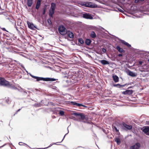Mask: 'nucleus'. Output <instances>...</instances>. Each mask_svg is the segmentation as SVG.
Returning a JSON list of instances; mask_svg holds the SVG:
<instances>
[{
    "instance_id": "nucleus-1",
    "label": "nucleus",
    "mask_w": 149,
    "mask_h": 149,
    "mask_svg": "<svg viewBox=\"0 0 149 149\" xmlns=\"http://www.w3.org/2000/svg\"><path fill=\"white\" fill-rule=\"evenodd\" d=\"M72 115H74L77 117H79V118L82 120H88V118L82 113L74 112L72 113Z\"/></svg>"
},
{
    "instance_id": "nucleus-2",
    "label": "nucleus",
    "mask_w": 149,
    "mask_h": 149,
    "mask_svg": "<svg viewBox=\"0 0 149 149\" xmlns=\"http://www.w3.org/2000/svg\"><path fill=\"white\" fill-rule=\"evenodd\" d=\"M10 82L3 78L0 77V85L8 87Z\"/></svg>"
},
{
    "instance_id": "nucleus-3",
    "label": "nucleus",
    "mask_w": 149,
    "mask_h": 149,
    "mask_svg": "<svg viewBox=\"0 0 149 149\" xmlns=\"http://www.w3.org/2000/svg\"><path fill=\"white\" fill-rule=\"evenodd\" d=\"M55 8L56 4L53 3H51V7L49 11V15L50 17H52L54 13Z\"/></svg>"
},
{
    "instance_id": "nucleus-4",
    "label": "nucleus",
    "mask_w": 149,
    "mask_h": 149,
    "mask_svg": "<svg viewBox=\"0 0 149 149\" xmlns=\"http://www.w3.org/2000/svg\"><path fill=\"white\" fill-rule=\"evenodd\" d=\"M58 30L60 33L63 35H65L67 33L65 28L63 26H59Z\"/></svg>"
},
{
    "instance_id": "nucleus-5",
    "label": "nucleus",
    "mask_w": 149,
    "mask_h": 149,
    "mask_svg": "<svg viewBox=\"0 0 149 149\" xmlns=\"http://www.w3.org/2000/svg\"><path fill=\"white\" fill-rule=\"evenodd\" d=\"M126 72L128 75L132 77H135L137 75V73L132 71L129 69L127 70Z\"/></svg>"
},
{
    "instance_id": "nucleus-6",
    "label": "nucleus",
    "mask_w": 149,
    "mask_h": 149,
    "mask_svg": "<svg viewBox=\"0 0 149 149\" xmlns=\"http://www.w3.org/2000/svg\"><path fill=\"white\" fill-rule=\"evenodd\" d=\"M138 55H142V56H147L148 55V52L143 51H141L137 50L136 51Z\"/></svg>"
},
{
    "instance_id": "nucleus-7",
    "label": "nucleus",
    "mask_w": 149,
    "mask_h": 149,
    "mask_svg": "<svg viewBox=\"0 0 149 149\" xmlns=\"http://www.w3.org/2000/svg\"><path fill=\"white\" fill-rule=\"evenodd\" d=\"M56 80V79L54 78H51L49 77L44 78L41 77V80H43L45 81H55Z\"/></svg>"
},
{
    "instance_id": "nucleus-8",
    "label": "nucleus",
    "mask_w": 149,
    "mask_h": 149,
    "mask_svg": "<svg viewBox=\"0 0 149 149\" xmlns=\"http://www.w3.org/2000/svg\"><path fill=\"white\" fill-rule=\"evenodd\" d=\"M140 147V143L139 142H137L134 145L131 146L130 149H139Z\"/></svg>"
},
{
    "instance_id": "nucleus-9",
    "label": "nucleus",
    "mask_w": 149,
    "mask_h": 149,
    "mask_svg": "<svg viewBox=\"0 0 149 149\" xmlns=\"http://www.w3.org/2000/svg\"><path fill=\"white\" fill-rule=\"evenodd\" d=\"M141 130L146 135H149V126L145 127Z\"/></svg>"
},
{
    "instance_id": "nucleus-10",
    "label": "nucleus",
    "mask_w": 149,
    "mask_h": 149,
    "mask_svg": "<svg viewBox=\"0 0 149 149\" xmlns=\"http://www.w3.org/2000/svg\"><path fill=\"white\" fill-rule=\"evenodd\" d=\"M134 91L132 90H126L125 91L122 92V94L124 95H132Z\"/></svg>"
},
{
    "instance_id": "nucleus-11",
    "label": "nucleus",
    "mask_w": 149,
    "mask_h": 149,
    "mask_svg": "<svg viewBox=\"0 0 149 149\" xmlns=\"http://www.w3.org/2000/svg\"><path fill=\"white\" fill-rule=\"evenodd\" d=\"M111 60L113 61H120L121 60L120 57L121 56H108Z\"/></svg>"
},
{
    "instance_id": "nucleus-12",
    "label": "nucleus",
    "mask_w": 149,
    "mask_h": 149,
    "mask_svg": "<svg viewBox=\"0 0 149 149\" xmlns=\"http://www.w3.org/2000/svg\"><path fill=\"white\" fill-rule=\"evenodd\" d=\"M27 23L28 25V26L30 29H31L34 30L36 28V27L32 23H30L28 21H27Z\"/></svg>"
},
{
    "instance_id": "nucleus-13",
    "label": "nucleus",
    "mask_w": 149,
    "mask_h": 149,
    "mask_svg": "<svg viewBox=\"0 0 149 149\" xmlns=\"http://www.w3.org/2000/svg\"><path fill=\"white\" fill-rule=\"evenodd\" d=\"M99 62L103 65H109L110 64V62L109 61L104 59L99 60Z\"/></svg>"
},
{
    "instance_id": "nucleus-14",
    "label": "nucleus",
    "mask_w": 149,
    "mask_h": 149,
    "mask_svg": "<svg viewBox=\"0 0 149 149\" xmlns=\"http://www.w3.org/2000/svg\"><path fill=\"white\" fill-rule=\"evenodd\" d=\"M123 128H125L126 129L130 130L132 128V126L130 125H128L124 122H123Z\"/></svg>"
},
{
    "instance_id": "nucleus-15",
    "label": "nucleus",
    "mask_w": 149,
    "mask_h": 149,
    "mask_svg": "<svg viewBox=\"0 0 149 149\" xmlns=\"http://www.w3.org/2000/svg\"><path fill=\"white\" fill-rule=\"evenodd\" d=\"M83 17L84 18L87 19H93V17L91 15L87 13L83 14Z\"/></svg>"
},
{
    "instance_id": "nucleus-16",
    "label": "nucleus",
    "mask_w": 149,
    "mask_h": 149,
    "mask_svg": "<svg viewBox=\"0 0 149 149\" xmlns=\"http://www.w3.org/2000/svg\"><path fill=\"white\" fill-rule=\"evenodd\" d=\"M112 77L113 80L116 83L117 82L119 81V78L116 75L113 74L112 75Z\"/></svg>"
},
{
    "instance_id": "nucleus-17",
    "label": "nucleus",
    "mask_w": 149,
    "mask_h": 149,
    "mask_svg": "<svg viewBox=\"0 0 149 149\" xmlns=\"http://www.w3.org/2000/svg\"><path fill=\"white\" fill-rule=\"evenodd\" d=\"M83 5L85 6L86 7H93V5H92V3L90 2H87L83 3Z\"/></svg>"
},
{
    "instance_id": "nucleus-18",
    "label": "nucleus",
    "mask_w": 149,
    "mask_h": 149,
    "mask_svg": "<svg viewBox=\"0 0 149 149\" xmlns=\"http://www.w3.org/2000/svg\"><path fill=\"white\" fill-rule=\"evenodd\" d=\"M30 76L33 78L36 79V81H39L41 80V77H38L33 75L31 73H29Z\"/></svg>"
},
{
    "instance_id": "nucleus-19",
    "label": "nucleus",
    "mask_w": 149,
    "mask_h": 149,
    "mask_svg": "<svg viewBox=\"0 0 149 149\" xmlns=\"http://www.w3.org/2000/svg\"><path fill=\"white\" fill-rule=\"evenodd\" d=\"M33 0H27V5L28 7L31 6L32 4V2Z\"/></svg>"
},
{
    "instance_id": "nucleus-20",
    "label": "nucleus",
    "mask_w": 149,
    "mask_h": 149,
    "mask_svg": "<svg viewBox=\"0 0 149 149\" xmlns=\"http://www.w3.org/2000/svg\"><path fill=\"white\" fill-rule=\"evenodd\" d=\"M117 127L118 128V130H119L120 128L123 130L125 129V128H123V123L122 124H118L117 125Z\"/></svg>"
},
{
    "instance_id": "nucleus-21",
    "label": "nucleus",
    "mask_w": 149,
    "mask_h": 149,
    "mask_svg": "<svg viewBox=\"0 0 149 149\" xmlns=\"http://www.w3.org/2000/svg\"><path fill=\"white\" fill-rule=\"evenodd\" d=\"M41 0H38L36 6V8L37 9H38L39 8Z\"/></svg>"
},
{
    "instance_id": "nucleus-22",
    "label": "nucleus",
    "mask_w": 149,
    "mask_h": 149,
    "mask_svg": "<svg viewBox=\"0 0 149 149\" xmlns=\"http://www.w3.org/2000/svg\"><path fill=\"white\" fill-rule=\"evenodd\" d=\"M8 88L16 90L17 89V88L15 87L14 86L12 85V84H10Z\"/></svg>"
},
{
    "instance_id": "nucleus-23",
    "label": "nucleus",
    "mask_w": 149,
    "mask_h": 149,
    "mask_svg": "<svg viewBox=\"0 0 149 149\" xmlns=\"http://www.w3.org/2000/svg\"><path fill=\"white\" fill-rule=\"evenodd\" d=\"M90 36L92 38H94L96 37V35L94 31H92L91 33Z\"/></svg>"
},
{
    "instance_id": "nucleus-24",
    "label": "nucleus",
    "mask_w": 149,
    "mask_h": 149,
    "mask_svg": "<svg viewBox=\"0 0 149 149\" xmlns=\"http://www.w3.org/2000/svg\"><path fill=\"white\" fill-rule=\"evenodd\" d=\"M91 41L89 39H86L85 41V43L86 45H90Z\"/></svg>"
},
{
    "instance_id": "nucleus-25",
    "label": "nucleus",
    "mask_w": 149,
    "mask_h": 149,
    "mask_svg": "<svg viewBox=\"0 0 149 149\" xmlns=\"http://www.w3.org/2000/svg\"><path fill=\"white\" fill-rule=\"evenodd\" d=\"M115 141L116 142L118 145H119L121 143L120 140L118 138H116L115 139Z\"/></svg>"
},
{
    "instance_id": "nucleus-26",
    "label": "nucleus",
    "mask_w": 149,
    "mask_h": 149,
    "mask_svg": "<svg viewBox=\"0 0 149 149\" xmlns=\"http://www.w3.org/2000/svg\"><path fill=\"white\" fill-rule=\"evenodd\" d=\"M116 49L119 52H122L124 51L123 49L122 48H120L118 46L116 47Z\"/></svg>"
},
{
    "instance_id": "nucleus-27",
    "label": "nucleus",
    "mask_w": 149,
    "mask_h": 149,
    "mask_svg": "<svg viewBox=\"0 0 149 149\" xmlns=\"http://www.w3.org/2000/svg\"><path fill=\"white\" fill-rule=\"evenodd\" d=\"M59 112V114L61 116H63L64 115V112L63 111H61V110H57Z\"/></svg>"
},
{
    "instance_id": "nucleus-28",
    "label": "nucleus",
    "mask_w": 149,
    "mask_h": 149,
    "mask_svg": "<svg viewBox=\"0 0 149 149\" xmlns=\"http://www.w3.org/2000/svg\"><path fill=\"white\" fill-rule=\"evenodd\" d=\"M122 43H123L125 45H126L127 46V47H130L131 46V45H130L127 42H125L124 40H123L122 41Z\"/></svg>"
},
{
    "instance_id": "nucleus-29",
    "label": "nucleus",
    "mask_w": 149,
    "mask_h": 149,
    "mask_svg": "<svg viewBox=\"0 0 149 149\" xmlns=\"http://www.w3.org/2000/svg\"><path fill=\"white\" fill-rule=\"evenodd\" d=\"M77 103L75 102H73V101H69L68 102V104H72L74 105H77Z\"/></svg>"
},
{
    "instance_id": "nucleus-30",
    "label": "nucleus",
    "mask_w": 149,
    "mask_h": 149,
    "mask_svg": "<svg viewBox=\"0 0 149 149\" xmlns=\"http://www.w3.org/2000/svg\"><path fill=\"white\" fill-rule=\"evenodd\" d=\"M68 36L70 38H73L74 37L73 33L71 32H69L68 33Z\"/></svg>"
},
{
    "instance_id": "nucleus-31",
    "label": "nucleus",
    "mask_w": 149,
    "mask_h": 149,
    "mask_svg": "<svg viewBox=\"0 0 149 149\" xmlns=\"http://www.w3.org/2000/svg\"><path fill=\"white\" fill-rule=\"evenodd\" d=\"M14 61H15L17 63H18V64H19L20 65H21V67L23 69H25L24 67L23 66V65L21 63H20L18 61H16V60H14Z\"/></svg>"
},
{
    "instance_id": "nucleus-32",
    "label": "nucleus",
    "mask_w": 149,
    "mask_h": 149,
    "mask_svg": "<svg viewBox=\"0 0 149 149\" xmlns=\"http://www.w3.org/2000/svg\"><path fill=\"white\" fill-rule=\"evenodd\" d=\"M112 127L113 129L115 130L117 132H118L119 133V130L118 129L117 127L113 125Z\"/></svg>"
},
{
    "instance_id": "nucleus-33",
    "label": "nucleus",
    "mask_w": 149,
    "mask_h": 149,
    "mask_svg": "<svg viewBox=\"0 0 149 149\" xmlns=\"http://www.w3.org/2000/svg\"><path fill=\"white\" fill-rule=\"evenodd\" d=\"M31 57L32 56H26V58H27L29 59L31 61L34 60L35 61H36V59H35V58H30V57Z\"/></svg>"
},
{
    "instance_id": "nucleus-34",
    "label": "nucleus",
    "mask_w": 149,
    "mask_h": 149,
    "mask_svg": "<svg viewBox=\"0 0 149 149\" xmlns=\"http://www.w3.org/2000/svg\"><path fill=\"white\" fill-rule=\"evenodd\" d=\"M34 106L36 107H39L41 106V104L40 103H36L34 105Z\"/></svg>"
},
{
    "instance_id": "nucleus-35",
    "label": "nucleus",
    "mask_w": 149,
    "mask_h": 149,
    "mask_svg": "<svg viewBox=\"0 0 149 149\" xmlns=\"http://www.w3.org/2000/svg\"><path fill=\"white\" fill-rule=\"evenodd\" d=\"M6 102L8 104H10V100L9 99V98H7L5 100Z\"/></svg>"
},
{
    "instance_id": "nucleus-36",
    "label": "nucleus",
    "mask_w": 149,
    "mask_h": 149,
    "mask_svg": "<svg viewBox=\"0 0 149 149\" xmlns=\"http://www.w3.org/2000/svg\"><path fill=\"white\" fill-rule=\"evenodd\" d=\"M78 41L81 44H83L84 43V41L81 38L79 39Z\"/></svg>"
},
{
    "instance_id": "nucleus-37",
    "label": "nucleus",
    "mask_w": 149,
    "mask_h": 149,
    "mask_svg": "<svg viewBox=\"0 0 149 149\" xmlns=\"http://www.w3.org/2000/svg\"><path fill=\"white\" fill-rule=\"evenodd\" d=\"M113 86L115 87H117L118 88V87H120V84H113Z\"/></svg>"
},
{
    "instance_id": "nucleus-38",
    "label": "nucleus",
    "mask_w": 149,
    "mask_h": 149,
    "mask_svg": "<svg viewBox=\"0 0 149 149\" xmlns=\"http://www.w3.org/2000/svg\"><path fill=\"white\" fill-rule=\"evenodd\" d=\"M53 145V143L50 144V145L48 147L44 148H38V149H45L49 148V147Z\"/></svg>"
},
{
    "instance_id": "nucleus-39",
    "label": "nucleus",
    "mask_w": 149,
    "mask_h": 149,
    "mask_svg": "<svg viewBox=\"0 0 149 149\" xmlns=\"http://www.w3.org/2000/svg\"><path fill=\"white\" fill-rule=\"evenodd\" d=\"M7 19H8L9 21L11 22H12L14 20V19L12 17L8 18Z\"/></svg>"
},
{
    "instance_id": "nucleus-40",
    "label": "nucleus",
    "mask_w": 149,
    "mask_h": 149,
    "mask_svg": "<svg viewBox=\"0 0 149 149\" xmlns=\"http://www.w3.org/2000/svg\"><path fill=\"white\" fill-rule=\"evenodd\" d=\"M106 49H105L104 48H103L102 49V50L101 51V52L102 53H104L106 52Z\"/></svg>"
},
{
    "instance_id": "nucleus-41",
    "label": "nucleus",
    "mask_w": 149,
    "mask_h": 149,
    "mask_svg": "<svg viewBox=\"0 0 149 149\" xmlns=\"http://www.w3.org/2000/svg\"><path fill=\"white\" fill-rule=\"evenodd\" d=\"M126 84H125L124 85H121V84H120V87H118V88H122V87L125 86H126Z\"/></svg>"
},
{
    "instance_id": "nucleus-42",
    "label": "nucleus",
    "mask_w": 149,
    "mask_h": 149,
    "mask_svg": "<svg viewBox=\"0 0 149 149\" xmlns=\"http://www.w3.org/2000/svg\"><path fill=\"white\" fill-rule=\"evenodd\" d=\"M76 106L78 107H80L82 106V104L77 103Z\"/></svg>"
},
{
    "instance_id": "nucleus-43",
    "label": "nucleus",
    "mask_w": 149,
    "mask_h": 149,
    "mask_svg": "<svg viewBox=\"0 0 149 149\" xmlns=\"http://www.w3.org/2000/svg\"><path fill=\"white\" fill-rule=\"evenodd\" d=\"M68 133H67V134H65V135H64V136L63 138V139H62V140L61 141V142H59V143H61L62 142V141H63V139H64V138H65V136H66V135H67V134L69 133V131H68Z\"/></svg>"
},
{
    "instance_id": "nucleus-44",
    "label": "nucleus",
    "mask_w": 149,
    "mask_h": 149,
    "mask_svg": "<svg viewBox=\"0 0 149 149\" xmlns=\"http://www.w3.org/2000/svg\"><path fill=\"white\" fill-rule=\"evenodd\" d=\"M47 22L49 24H50L52 23V22L51 20L50 19H48L47 20Z\"/></svg>"
},
{
    "instance_id": "nucleus-45",
    "label": "nucleus",
    "mask_w": 149,
    "mask_h": 149,
    "mask_svg": "<svg viewBox=\"0 0 149 149\" xmlns=\"http://www.w3.org/2000/svg\"><path fill=\"white\" fill-rule=\"evenodd\" d=\"M1 29L2 30H3V31H6L8 32V31L6 30V29L5 28H1Z\"/></svg>"
},
{
    "instance_id": "nucleus-46",
    "label": "nucleus",
    "mask_w": 149,
    "mask_h": 149,
    "mask_svg": "<svg viewBox=\"0 0 149 149\" xmlns=\"http://www.w3.org/2000/svg\"><path fill=\"white\" fill-rule=\"evenodd\" d=\"M20 110H21V109H19L18 110H17V111H16V113H15V114H14V116L15 114H17V112H19V111Z\"/></svg>"
},
{
    "instance_id": "nucleus-47",
    "label": "nucleus",
    "mask_w": 149,
    "mask_h": 149,
    "mask_svg": "<svg viewBox=\"0 0 149 149\" xmlns=\"http://www.w3.org/2000/svg\"><path fill=\"white\" fill-rule=\"evenodd\" d=\"M15 28L16 29L17 31H19V30H18L17 29V27L16 26V24H15Z\"/></svg>"
},
{
    "instance_id": "nucleus-48",
    "label": "nucleus",
    "mask_w": 149,
    "mask_h": 149,
    "mask_svg": "<svg viewBox=\"0 0 149 149\" xmlns=\"http://www.w3.org/2000/svg\"><path fill=\"white\" fill-rule=\"evenodd\" d=\"M82 106L83 107H85L86 108H88V106H85V105H83V104H82Z\"/></svg>"
},
{
    "instance_id": "nucleus-49",
    "label": "nucleus",
    "mask_w": 149,
    "mask_h": 149,
    "mask_svg": "<svg viewBox=\"0 0 149 149\" xmlns=\"http://www.w3.org/2000/svg\"><path fill=\"white\" fill-rule=\"evenodd\" d=\"M142 63H143V62L141 61H140L139 62V64L140 65H141L142 64Z\"/></svg>"
},
{
    "instance_id": "nucleus-50",
    "label": "nucleus",
    "mask_w": 149,
    "mask_h": 149,
    "mask_svg": "<svg viewBox=\"0 0 149 149\" xmlns=\"http://www.w3.org/2000/svg\"><path fill=\"white\" fill-rule=\"evenodd\" d=\"M79 58H80V60H78V61L79 62H80V61H81L82 60H81V56H78Z\"/></svg>"
},
{
    "instance_id": "nucleus-51",
    "label": "nucleus",
    "mask_w": 149,
    "mask_h": 149,
    "mask_svg": "<svg viewBox=\"0 0 149 149\" xmlns=\"http://www.w3.org/2000/svg\"><path fill=\"white\" fill-rule=\"evenodd\" d=\"M139 1V0H135V3H137Z\"/></svg>"
},
{
    "instance_id": "nucleus-52",
    "label": "nucleus",
    "mask_w": 149,
    "mask_h": 149,
    "mask_svg": "<svg viewBox=\"0 0 149 149\" xmlns=\"http://www.w3.org/2000/svg\"><path fill=\"white\" fill-rule=\"evenodd\" d=\"M58 142H56V143H53V144H55V145H59V144H58Z\"/></svg>"
},
{
    "instance_id": "nucleus-53",
    "label": "nucleus",
    "mask_w": 149,
    "mask_h": 149,
    "mask_svg": "<svg viewBox=\"0 0 149 149\" xmlns=\"http://www.w3.org/2000/svg\"><path fill=\"white\" fill-rule=\"evenodd\" d=\"M133 88V86H131L128 87V89L132 88Z\"/></svg>"
},
{
    "instance_id": "nucleus-54",
    "label": "nucleus",
    "mask_w": 149,
    "mask_h": 149,
    "mask_svg": "<svg viewBox=\"0 0 149 149\" xmlns=\"http://www.w3.org/2000/svg\"><path fill=\"white\" fill-rule=\"evenodd\" d=\"M146 124L148 125H149V121H146Z\"/></svg>"
},
{
    "instance_id": "nucleus-55",
    "label": "nucleus",
    "mask_w": 149,
    "mask_h": 149,
    "mask_svg": "<svg viewBox=\"0 0 149 149\" xmlns=\"http://www.w3.org/2000/svg\"><path fill=\"white\" fill-rule=\"evenodd\" d=\"M85 148V147H83L81 146H78L77 147V148Z\"/></svg>"
},
{
    "instance_id": "nucleus-56",
    "label": "nucleus",
    "mask_w": 149,
    "mask_h": 149,
    "mask_svg": "<svg viewBox=\"0 0 149 149\" xmlns=\"http://www.w3.org/2000/svg\"><path fill=\"white\" fill-rule=\"evenodd\" d=\"M17 90L18 91H20V89H18L17 88Z\"/></svg>"
},
{
    "instance_id": "nucleus-57",
    "label": "nucleus",
    "mask_w": 149,
    "mask_h": 149,
    "mask_svg": "<svg viewBox=\"0 0 149 149\" xmlns=\"http://www.w3.org/2000/svg\"><path fill=\"white\" fill-rule=\"evenodd\" d=\"M118 56H122V55L121 54H119L118 55Z\"/></svg>"
},
{
    "instance_id": "nucleus-58",
    "label": "nucleus",
    "mask_w": 149,
    "mask_h": 149,
    "mask_svg": "<svg viewBox=\"0 0 149 149\" xmlns=\"http://www.w3.org/2000/svg\"><path fill=\"white\" fill-rule=\"evenodd\" d=\"M24 144H25V145H27V146H28V147H29V148H30V147H29L28 145H27V144H25V143H24Z\"/></svg>"
},
{
    "instance_id": "nucleus-59",
    "label": "nucleus",
    "mask_w": 149,
    "mask_h": 149,
    "mask_svg": "<svg viewBox=\"0 0 149 149\" xmlns=\"http://www.w3.org/2000/svg\"><path fill=\"white\" fill-rule=\"evenodd\" d=\"M140 1H143L144 0H139Z\"/></svg>"
},
{
    "instance_id": "nucleus-60",
    "label": "nucleus",
    "mask_w": 149,
    "mask_h": 149,
    "mask_svg": "<svg viewBox=\"0 0 149 149\" xmlns=\"http://www.w3.org/2000/svg\"><path fill=\"white\" fill-rule=\"evenodd\" d=\"M19 54L21 56H23V55L22 54Z\"/></svg>"
},
{
    "instance_id": "nucleus-61",
    "label": "nucleus",
    "mask_w": 149,
    "mask_h": 149,
    "mask_svg": "<svg viewBox=\"0 0 149 149\" xmlns=\"http://www.w3.org/2000/svg\"><path fill=\"white\" fill-rule=\"evenodd\" d=\"M20 143H22V142H20L19 143V145H20Z\"/></svg>"
},
{
    "instance_id": "nucleus-62",
    "label": "nucleus",
    "mask_w": 149,
    "mask_h": 149,
    "mask_svg": "<svg viewBox=\"0 0 149 149\" xmlns=\"http://www.w3.org/2000/svg\"><path fill=\"white\" fill-rule=\"evenodd\" d=\"M148 63H149V58L148 60Z\"/></svg>"
},
{
    "instance_id": "nucleus-63",
    "label": "nucleus",
    "mask_w": 149,
    "mask_h": 149,
    "mask_svg": "<svg viewBox=\"0 0 149 149\" xmlns=\"http://www.w3.org/2000/svg\"><path fill=\"white\" fill-rule=\"evenodd\" d=\"M3 146H1L0 147V148H2V147H3Z\"/></svg>"
},
{
    "instance_id": "nucleus-64",
    "label": "nucleus",
    "mask_w": 149,
    "mask_h": 149,
    "mask_svg": "<svg viewBox=\"0 0 149 149\" xmlns=\"http://www.w3.org/2000/svg\"><path fill=\"white\" fill-rule=\"evenodd\" d=\"M20 88L21 89H22V90H23L21 87H20Z\"/></svg>"
}]
</instances>
